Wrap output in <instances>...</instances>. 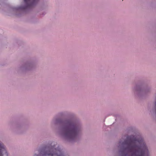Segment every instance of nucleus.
Wrapping results in <instances>:
<instances>
[{
  "label": "nucleus",
  "mask_w": 156,
  "mask_h": 156,
  "mask_svg": "<svg viewBox=\"0 0 156 156\" xmlns=\"http://www.w3.org/2000/svg\"><path fill=\"white\" fill-rule=\"evenodd\" d=\"M58 115L60 117H70L62 119L54 117L51 122V126L53 128L59 124L57 133L58 134L67 141L74 142L82 134L83 124L79 119L76 118L75 115L67 111L59 112Z\"/></svg>",
  "instance_id": "nucleus-1"
},
{
  "label": "nucleus",
  "mask_w": 156,
  "mask_h": 156,
  "mask_svg": "<svg viewBox=\"0 0 156 156\" xmlns=\"http://www.w3.org/2000/svg\"><path fill=\"white\" fill-rule=\"evenodd\" d=\"M57 143L50 141L35 151L33 156H66Z\"/></svg>",
  "instance_id": "nucleus-2"
},
{
  "label": "nucleus",
  "mask_w": 156,
  "mask_h": 156,
  "mask_svg": "<svg viewBox=\"0 0 156 156\" xmlns=\"http://www.w3.org/2000/svg\"><path fill=\"white\" fill-rule=\"evenodd\" d=\"M37 64V61L34 58H31L21 64L16 69L17 72L20 73H25L35 70Z\"/></svg>",
  "instance_id": "nucleus-3"
},
{
  "label": "nucleus",
  "mask_w": 156,
  "mask_h": 156,
  "mask_svg": "<svg viewBox=\"0 0 156 156\" xmlns=\"http://www.w3.org/2000/svg\"><path fill=\"white\" fill-rule=\"evenodd\" d=\"M144 82L142 81H139L135 83L132 88V92L133 95L136 98H140L144 92H150L151 90V87H147L144 89Z\"/></svg>",
  "instance_id": "nucleus-4"
},
{
  "label": "nucleus",
  "mask_w": 156,
  "mask_h": 156,
  "mask_svg": "<svg viewBox=\"0 0 156 156\" xmlns=\"http://www.w3.org/2000/svg\"><path fill=\"white\" fill-rule=\"evenodd\" d=\"M23 4L20 6L15 8L17 11H23L29 8L32 6H34L38 3L40 0H23Z\"/></svg>",
  "instance_id": "nucleus-5"
},
{
  "label": "nucleus",
  "mask_w": 156,
  "mask_h": 156,
  "mask_svg": "<svg viewBox=\"0 0 156 156\" xmlns=\"http://www.w3.org/2000/svg\"><path fill=\"white\" fill-rule=\"evenodd\" d=\"M13 129L18 133H22L26 129V125L23 122L16 123Z\"/></svg>",
  "instance_id": "nucleus-6"
},
{
  "label": "nucleus",
  "mask_w": 156,
  "mask_h": 156,
  "mask_svg": "<svg viewBox=\"0 0 156 156\" xmlns=\"http://www.w3.org/2000/svg\"><path fill=\"white\" fill-rule=\"evenodd\" d=\"M4 153H5L7 155H8V154L5 145L0 142V156H3Z\"/></svg>",
  "instance_id": "nucleus-7"
},
{
  "label": "nucleus",
  "mask_w": 156,
  "mask_h": 156,
  "mask_svg": "<svg viewBox=\"0 0 156 156\" xmlns=\"http://www.w3.org/2000/svg\"><path fill=\"white\" fill-rule=\"evenodd\" d=\"M42 3L41 4V8L42 9L46 8L48 6V0H41Z\"/></svg>",
  "instance_id": "nucleus-8"
}]
</instances>
